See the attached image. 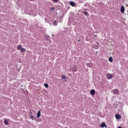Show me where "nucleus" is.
<instances>
[{"mask_svg":"<svg viewBox=\"0 0 128 128\" xmlns=\"http://www.w3.org/2000/svg\"><path fill=\"white\" fill-rule=\"evenodd\" d=\"M54 2H58V0H53Z\"/></svg>","mask_w":128,"mask_h":128,"instance_id":"412c9836","label":"nucleus"},{"mask_svg":"<svg viewBox=\"0 0 128 128\" xmlns=\"http://www.w3.org/2000/svg\"><path fill=\"white\" fill-rule=\"evenodd\" d=\"M86 66L88 68H92V63H88Z\"/></svg>","mask_w":128,"mask_h":128,"instance_id":"423d86ee","label":"nucleus"},{"mask_svg":"<svg viewBox=\"0 0 128 128\" xmlns=\"http://www.w3.org/2000/svg\"><path fill=\"white\" fill-rule=\"evenodd\" d=\"M104 126H106V123H102V128H104Z\"/></svg>","mask_w":128,"mask_h":128,"instance_id":"2eb2a0df","label":"nucleus"},{"mask_svg":"<svg viewBox=\"0 0 128 128\" xmlns=\"http://www.w3.org/2000/svg\"><path fill=\"white\" fill-rule=\"evenodd\" d=\"M40 110L38 111L36 118H40Z\"/></svg>","mask_w":128,"mask_h":128,"instance_id":"6e6552de","label":"nucleus"},{"mask_svg":"<svg viewBox=\"0 0 128 128\" xmlns=\"http://www.w3.org/2000/svg\"><path fill=\"white\" fill-rule=\"evenodd\" d=\"M93 48H94V50H98V46L94 45Z\"/></svg>","mask_w":128,"mask_h":128,"instance_id":"1a4fd4ad","label":"nucleus"},{"mask_svg":"<svg viewBox=\"0 0 128 128\" xmlns=\"http://www.w3.org/2000/svg\"><path fill=\"white\" fill-rule=\"evenodd\" d=\"M30 118H31V120H36V117L34 116H30Z\"/></svg>","mask_w":128,"mask_h":128,"instance_id":"9d476101","label":"nucleus"},{"mask_svg":"<svg viewBox=\"0 0 128 128\" xmlns=\"http://www.w3.org/2000/svg\"><path fill=\"white\" fill-rule=\"evenodd\" d=\"M108 60L110 62H112V57L110 56L108 58Z\"/></svg>","mask_w":128,"mask_h":128,"instance_id":"ddd939ff","label":"nucleus"},{"mask_svg":"<svg viewBox=\"0 0 128 128\" xmlns=\"http://www.w3.org/2000/svg\"><path fill=\"white\" fill-rule=\"evenodd\" d=\"M113 94H118V89L114 90Z\"/></svg>","mask_w":128,"mask_h":128,"instance_id":"39448f33","label":"nucleus"},{"mask_svg":"<svg viewBox=\"0 0 128 128\" xmlns=\"http://www.w3.org/2000/svg\"><path fill=\"white\" fill-rule=\"evenodd\" d=\"M76 68H74V70H73V72H76Z\"/></svg>","mask_w":128,"mask_h":128,"instance_id":"4be33fe9","label":"nucleus"},{"mask_svg":"<svg viewBox=\"0 0 128 128\" xmlns=\"http://www.w3.org/2000/svg\"><path fill=\"white\" fill-rule=\"evenodd\" d=\"M31 2L32 0H30Z\"/></svg>","mask_w":128,"mask_h":128,"instance_id":"b1692460","label":"nucleus"},{"mask_svg":"<svg viewBox=\"0 0 128 128\" xmlns=\"http://www.w3.org/2000/svg\"><path fill=\"white\" fill-rule=\"evenodd\" d=\"M70 5L72 6H76V3L74 2H70Z\"/></svg>","mask_w":128,"mask_h":128,"instance_id":"0eeeda50","label":"nucleus"},{"mask_svg":"<svg viewBox=\"0 0 128 128\" xmlns=\"http://www.w3.org/2000/svg\"><path fill=\"white\" fill-rule=\"evenodd\" d=\"M96 54H98V52H96Z\"/></svg>","mask_w":128,"mask_h":128,"instance_id":"a878e982","label":"nucleus"},{"mask_svg":"<svg viewBox=\"0 0 128 128\" xmlns=\"http://www.w3.org/2000/svg\"><path fill=\"white\" fill-rule=\"evenodd\" d=\"M53 24H54V26H56V21L54 20Z\"/></svg>","mask_w":128,"mask_h":128,"instance_id":"aec40b11","label":"nucleus"},{"mask_svg":"<svg viewBox=\"0 0 128 128\" xmlns=\"http://www.w3.org/2000/svg\"><path fill=\"white\" fill-rule=\"evenodd\" d=\"M62 80H66V76H64V75L62 76Z\"/></svg>","mask_w":128,"mask_h":128,"instance_id":"a211bd4d","label":"nucleus"},{"mask_svg":"<svg viewBox=\"0 0 128 128\" xmlns=\"http://www.w3.org/2000/svg\"><path fill=\"white\" fill-rule=\"evenodd\" d=\"M106 76L108 80H112V74H107Z\"/></svg>","mask_w":128,"mask_h":128,"instance_id":"f257e3e1","label":"nucleus"},{"mask_svg":"<svg viewBox=\"0 0 128 128\" xmlns=\"http://www.w3.org/2000/svg\"><path fill=\"white\" fill-rule=\"evenodd\" d=\"M84 14L85 16H88V13L87 12H84Z\"/></svg>","mask_w":128,"mask_h":128,"instance_id":"6ab92c4d","label":"nucleus"},{"mask_svg":"<svg viewBox=\"0 0 128 128\" xmlns=\"http://www.w3.org/2000/svg\"><path fill=\"white\" fill-rule=\"evenodd\" d=\"M22 45H18L17 47V50H20V49L22 48Z\"/></svg>","mask_w":128,"mask_h":128,"instance_id":"9b49d317","label":"nucleus"},{"mask_svg":"<svg viewBox=\"0 0 128 128\" xmlns=\"http://www.w3.org/2000/svg\"><path fill=\"white\" fill-rule=\"evenodd\" d=\"M44 86H45V88H48V84L46 83L44 84Z\"/></svg>","mask_w":128,"mask_h":128,"instance_id":"f3484780","label":"nucleus"},{"mask_svg":"<svg viewBox=\"0 0 128 128\" xmlns=\"http://www.w3.org/2000/svg\"><path fill=\"white\" fill-rule=\"evenodd\" d=\"M55 10V8H54V7H52V8H50V10H51V11H53V10Z\"/></svg>","mask_w":128,"mask_h":128,"instance_id":"dca6fc26","label":"nucleus"},{"mask_svg":"<svg viewBox=\"0 0 128 128\" xmlns=\"http://www.w3.org/2000/svg\"><path fill=\"white\" fill-rule=\"evenodd\" d=\"M115 117L116 118V120H120L122 118V116L118 114H116L115 116Z\"/></svg>","mask_w":128,"mask_h":128,"instance_id":"7ed1b4c3","label":"nucleus"},{"mask_svg":"<svg viewBox=\"0 0 128 128\" xmlns=\"http://www.w3.org/2000/svg\"><path fill=\"white\" fill-rule=\"evenodd\" d=\"M78 42H80V40H78Z\"/></svg>","mask_w":128,"mask_h":128,"instance_id":"393cba45","label":"nucleus"},{"mask_svg":"<svg viewBox=\"0 0 128 128\" xmlns=\"http://www.w3.org/2000/svg\"><path fill=\"white\" fill-rule=\"evenodd\" d=\"M91 96H94L96 94V90H92L90 92Z\"/></svg>","mask_w":128,"mask_h":128,"instance_id":"f03ea898","label":"nucleus"},{"mask_svg":"<svg viewBox=\"0 0 128 128\" xmlns=\"http://www.w3.org/2000/svg\"><path fill=\"white\" fill-rule=\"evenodd\" d=\"M4 124H6V126H8V120H5L4 121Z\"/></svg>","mask_w":128,"mask_h":128,"instance_id":"4468645a","label":"nucleus"},{"mask_svg":"<svg viewBox=\"0 0 128 128\" xmlns=\"http://www.w3.org/2000/svg\"><path fill=\"white\" fill-rule=\"evenodd\" d=\"M20 50L21 52H26V49L22 48H20Z\"/></svg>","mask_w":128,"mask_h":128,"instance_id":"f8f14e48","label":"nucleus"},{"mask_svg":"<svg viewBox=\"0 0 128 128\" xmlns=\"http://www.w3.org/2000/svg\"><path fill=\"white\" fill-rule=\"evenodd\" d=\"M118 128H122L121 126H118Z\"/></svg>","mask_w":128,"mask_h":128,"instance_id":"5701e85b","label":"nucleus"},{"mask_svg":"<svg viewBox=\"0 0 128 128\" xmlns=\"http://www.w3.org/2000/svg\"><path fill=\"white\" fill-rule=\"evenodd\" d=\"M120 12L122 14H124V6H121Z\"/></svg>","mask_w":128,"mask_h":128,"instance_id":"20e7f679","label":"nucleus"}]
</instances>
